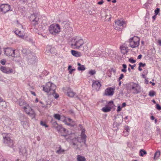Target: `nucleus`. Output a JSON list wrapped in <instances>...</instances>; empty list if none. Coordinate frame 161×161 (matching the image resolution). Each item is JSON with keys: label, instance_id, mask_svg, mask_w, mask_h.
<instances>
[{"label": "nucleus", "instance_id": "obj_1", "mask_svg": "<svg viewBox=\"0 0 161 161\" xmlns=\"http://www.w3.org/2000/svg\"><path fill=\"white\" fill-rule=\"evenodd\" d=\"M84 44L83 40L79 37H75L73 38L71 42V46L74 49H79L82 51H84L87 49L86 46H84L82 48V47Z\"/></svg>", "mask_w": 161, "mask_h": 161}, {"label": "nucleus", "instance_id": "obj_2", "mask_svg": "<svg viewBox=\"0 0 161 161\" xmlns=\"http://www.w3.org/2000/svg\"><path fill=\"white\" fill-rule=\"evenodd\" d=\"M37 15H32L31 17L32 24L34 26H36L39 24V27L41 28L40 30L43 31L46 28V24L45 23H43V21H41V19Z\"/></svg>", "mask_w": 161, "mask_h": 161}, {"label": "nucleus", "instance_id": "obj_3", "mask_svg": "<svg viewBox=\"0 0 161 161\" xmlns=\"http://www.w3.org/2000/svg\"><path fill=\"white\" fill-rule=\"evenodd\" d=\"M42 87L43 88V91L49 93L54 91L55 90L56 86L54 84L49 82L47 83L45 86H42Z\"/></svg>", "mask_w": 161, "mask_h": 161}, {"label": "nucleus", "instance_id": "obj_4", "mask_svg": "<svg viewBox=\"0 0 161 161\" xmlns=\"http://www.w3.org/2000/svg\"><path fill=\"white\" fill-rule=\"evenodd\" d=\"M23 109L26 114H27L31 119L35 118L36 114L34 111L29 106V104L25 105L23 107Z\"/></svg>", "mask_w": 161, "mask_h": 161}, {"label": "nucleus", "instance_id": "obj_5", "mask_svg": "<svg viewBox=\"0 0 161 161\" xmlns=\"http://www.w3.org/2000/svg\"><path fill=\"white\" fill-rule=\"evenodd\" d=\"M126 26L125 21L123 20H118L115 22L114 25V28L118 31H121Z\"/></svg>", "mask_w": 161, "mask_h": 161}, {"label": "nucleus", "instance_id": "obj_6", "mask_svg": "<svg viewBox=\"0 0 161 161\" xmlns=\"http://www.w3.org/2000/svg\"><path fill=\"white\" fill-rule=\"evenodd\" d=\"M2 135L4 143L9 147H12L14 145V142L8 136V134L3 133Z\"/></svg>", "mask_w": 161, "mask_h": 161}, {"label": "nucleus", "instance_id": "obj_7", "mask_svg": "<svg viewBox=\"0 0 161 161\" xmlns=\"http://www.w3.org/2000/svg\"><path fill=\"white\" fill-rule=\"evenodd\" d=\"M60 27L58 25L52 24L49 27V30L51 34L54 35L60 32Z\"/></svg>", "mask_w": 161, "mask_h": 161}, {"label": "nucleus", "instance_id": "obj_8", "mask_svg": "<svg viewBox=\"0 0 161 161\" xmlns=\"http://www.w3.org/2000/svg\"><path fill=\"white\" fill-rule=\"evenodd\" d=\"M131 38H130L129 41H126L123 45L120 47L121 53L124 54H126L128 51V46H131Z\"/></svg>", "mask_w": 161, "mask_h": 161}, {"label": "nucleus", "instance_id": "obj_9", "mask_svg": "<svg viewBox=\"0 0 161 161\" xmlns=\"http://www.w3.org/2000/svg\"><path fill=\"white\" fill-rule=\"evenodd\" d=\"M55 128L58 132H64L66 134L64 135L63 136L64 137L66 140H68L69 139H70V135L67 134H69L68 131L62 127L61 126L58 125Z\"/></svg>", "mask_w": 161, "mask_h": 161}, {"label": "nucleus", "instance_id": "obj_10", "mask_svg": "<svg viewBox=\"0 0 161 161\" xmlns=\"http://www.w3.org/2000/svg\"><path fill=\"white\" fill-rule=\"evenodd\" d=\"M131 86V92L134 94L138 93L142 91V89L137 84L133 83Z\"/></svg>", "mask_w": 161, "mask_h": 161}, {"label": "nucleus", "instance_id": "obj_11", "mask_svg": "<svg viewBox=\"0 0 161 161\" xmlns=\"http://www.w3.org/2000/svg\"><path fill=\"white\" fill-rule=\"evenodd\" d=\"M140 38L136 36L131 37V47L135 48L138 46L139 44Z\"/></svg>", "mask_w": 161, "mask_h": 161}, {"label": "nucleus", "instance_id": "obj_12", "mask_svg": "<svg viewBox=\"0 0 161 161\" xmlns=\"http://www.w3.org/2000/svg\"><path fill=\"white\" fill-rule=\"evenodd\" d=\"M80 136L81 137H77V140L78 142L79 143H83L84 145H85L86 146V136L85 134L84 130L82 131Z\"/></svg>", "mask_w": 161, "mask_h": 161}, {"label": "nucleus", "instance_id": "obj_13", "mask_svg": "<svg viewBox=\"0 0 161 161\" xmlns=\"http://www.w3.org/2000/svg\"><path fill=\"white\" fill-rule=\"evenodd\" d=\"M15 50H13L11 48L8 47L4 49V54L8 56L17 57L15 56Z\"/></svg>", "mask_w": 161, "mask_h": 161}, {"label": "nucleus", "instance_id": "obj_14", "mask_svg": "<svg viewBox=\"0 0 161 161\" xmlns=\"http://www.w3.org/2000/svg\"><path fill=\"white\" fill-rule=\"evenodd\" d=\"M0 69L3 72L6 74H9L15 72L14 70L6 66H1Z\"/></svg>", "mask_w": 161, "mask_h": 161}, {"label": "nucleus", "instance_id": "obj_15", "mask_svg": "<svg viewBox=\"0 0 161 161\" xmlns=\"http://www.w3.org/2000/svg\"><path fill=\"white\" fill-rule=\"evenodd\" d=\"M20 120L21 124L23 126L24 128L26 129L28 126V121L26 118L25 117L24 115L22 114L20 115Z\"/></svg>", "mask_w": 161, "mask_h": 161}, {"label": "nucleus", "instance_id": "obj_16", "mask_svg": "<svg viewBox=\"0 0 161 161\" xmlns=\"http://www.w3.org/2000/svg\"><path fill=\"white\" fill-rule=\"evenodd\" d=\"M10 9V6L7 4H2L0 6V11L4 13L8 11Z\"/></svg>", "mask_w": 161, "mask_h": 161}, {"label": "nucleus", "instance_id": "obj_17", "mask_svg": "<svg viewBox=\"0 0 161 161\" xmlns=\"http://www.w3.org/2000/svg\"><path fill=\"white\" fill-rule=\"evenodd\" d=\"M66 90L67 91V94L68 96L69 97H73L75 96L76 97L79 98L78 96L76 95V93L73 92V91L70 88L67 87Z\"/></svg>", "mask_w": 161, "mask_h": 161}, {"label": "nucleus", "instance_id": "obj_18", "mask_svg": "<svg viewBox=\"0 0 161 161\" xmlns=\"http://www.w3.org/2000/svg\"><path fill=\"white\" fill-rule=\"evenodd\" d=\"M14 32L16 35L20 37L24 38V37L25 35V33L23 29H22V30L17 29L14 31Z\"/></svg>", "mask_w": 161, "mask_h": 161}, {"label": "nucleus", "instance_id": "obj_19", "mask_svg": "<svg viewBox=\"0 0 161 161\" xmlns=\"http://www.w3.org/2000/svg\"><path fill=\"white\" fill-rule=\"evenodd\" d=\"M101 86L100 83L98 81H95L93 82L92 87L97 91H98Z\"/></svg>", "mask_w": 161, "mask_h": 161}, {"label": "nucleus", "instance_id": "obj_20", "mask_svg": "<svg viewBox=\"0 0 161 161\" xmlns=\"http://www.w3.org/2000/svg\"><path fill=\"white\" fill-rule=\"evenodd\" d=\"M114 93V89L112 87L107 88L105 90V95L107 96H112Z\"/></svg>", "mask_w": 161, "mask_h": 161}, {"label": "nucleus", "instance_id": "obj_21", "mask_svg": "<svg viewBox=\"0 0 161 161\" xmlns=\"http://www.w3.org/2000/svg\"><path fill=\"white\" fill-rule=\"evenodd\" d=\"M73 144L74 146V147L76 150H81L83 149L84 145L82 144H76L75 143L73 142Z\"/></svg>", "mask_w": 161, "mask_h": 161}, {"label": "nucleus", "instance_id": "obj_22", "mask_svg": "<svg viewBox=\"0 0 161 161\" xmlns=\"http://www.w3.org/2000/svg\"><path fill=\"white\" fill-rule=\"evenodd\" d=\"M71 53L73 55L76 57H80L82 55L80 52L74 50H72L71 51Z\"/></svg>", "mask_w": 161, "mask_h": 161}, {"label": "nucleus", "instance_id": "obj_23", "mask_svg": "<svg viewBox=\"0 0 161 161\" xmlns=\"http://www.w3.org/2000/svg\"><path fill=\"white\" fill-rule=\"evenodd\" d=\"M77 65L78 66V69L79 71H84L85 70L86 68L84 65H81L80 63H78Z\"/></svg>", "mask_w": 161, "mask_h": 161}, {"label": "nucleus", "instance_id": "obj_24", "mask_svg": "<svg viewBox=\"0 0 161 161\" xmlns=\"http://www.w3.org/2000/svg\"><path fill=\"white\" fill-rule=\"evenodd\" d=\"M67 121L69 122V123L66 122L65 123V124L68 125H70L72 126H73L75 125V122H74L71 119L68 118Z\"/></svg>", "mask_w": 161, "mask_h": 161}, {"label": "nucleus", "instance_id": "obj_25", "mask_svg": "<svg viewBox=\"0 0 161 161\" xmlns=\"http://www.w3.org/2000/svg\"><path fill=\"white\" fill-rule=\"evenodd\" d=\"M19 104L23 108V107L27 104L26 103L24 100L21 99L19 100Z\"/></svg>", "mask_w": 161, "mask_h": 161}, {"label": "nucleus", "instance_id": "obj_26", "mask_svg": "<svg viewBox=\"0 0 161 161\" xmlns=\"http://www.w3.org/2000/svg\"><path fill=\"white\" fill-rule=\"evenodd\" d=\"M77 159L78 161H85L86 160L84 157L80 155H77Z\"/></svg>", "mask_w": 161, "mask_h": 161}, {"label": "nucleus", "instance_id": "obj_27", "mask_svg": "<svg viewBox=\"0 0 161 161\" xmlns=\"http://www.w3.org/2000/svg\"><path fill=\"white\" fill-rule=\"evenodd\" d=\"M64 151L65 150H64L62 149L61 147L59 146V149L56 150V153L59 154H62L63 153Z\"/></svg>", "mask_w": 161, "mask_h": 161}, {"label": "nucleus", "instance_id": "obj_28", "mask_svg": "<svg viewBox=\"0 0 161 161\" xmlns=\"http://www.w3.org/2000/svg\"><path fill=\"white\" fill-rule=\"evenodd\" d=\"M140 155L141 157H143L144 155H146L147 153L146 151L143 149H141L139 151Z\"/></svg>", "mask_w": 161, "mask_h": 161}, {"label": "nucleus", "instance_id": "obj_29", "mask_svg": "<svg viewBox=\"0 0 161 161\" xmlns=\"http://www.w3.org/2000/svg\"><path fill=\"white\" fill-rule=\"evenodd\" d=\"M110 108L108 106L103 107L102 108V110L105 112H108L110 111L111 110Z\"/></svg>", "mask_w": 161, "mask_h": 161}, {"label": "nucleus", "instance_id": "obj_30", "mask_svg": "<svg viewBox=\"0 0 161 161\" xmlns=\"http://www.w3.org/2000/svg\"><path fill=\"white\" fill-rule=\"evenodd\" d=\"M114 106L113 103V102L112 101H111L109 102L108 104V107L110 108V109L113 108Z\"/></svg>", "mask_w": 161, "mask_h": 161}, {"label": "nucleus", "instance_id": "obj_31", "mask_svg": "<svg viewBox=\"0 0 161 161\" xmlns=\"http://www.w3.org/2000/svg\"><path fill=\"white\" fill-rule=\"evenodd\" d=\"M55 90L54 91H53L52 92H51V93L52 94V95L54 97V98L56 99L57 98L59 97V95L58 94L56 93Z\"/></svg>", "mask_w": 161, "mask_h": 161}, {"label": "nucleus", "instance_id": "obj_32", "mask_svg": "<svg viewBox=\"0 0 161 161\" xmlns=\"http://www.w3.org/2000/svg\"><path fill=\"white\" fill-rule=\"evenodd\" d=\"M122 66H123V69H121V71L122 72L125 73L126 71V69L127 68L126 65L125 64H123L122 65Z\"/></svg>", "mask_w": 161, "mask_h": 161}, {"label": "nucleus", "instance_id": "obj_33", "mask_svg": "<svg viewBox=\"0 0 161 161\" xmlns=\"http://www.w3.org/2000/svg\"><path fill=\"white\" fill-rule=\"evenodd\" d=\"M54 117L55 119L58 120H60V116L59 114H55L54 115Z\"/></svg>", "mask_w": 161, "mask_h": 161}, {"label": "nucleus", "instance_id": "obj_34", "mask_svg": "<svg viewBox=\"0 0 161 161\" xmlns=\"http://www.w3.org/2000/svg\"><path fill=\"white\" fill-rule=\"evenodd\" d=\"M160 151H157L154 154V158H158L159 157V156L160 155Z\"/></svg>", "mask_w": 161, "mask_h": 161}, {"label": "nucleus", "instance_id": "obj_35", "mask_svg": "<svg viewBox=\"0 0 161 161\" xmlns=\"http://www.w3.org/2000/svg\"><path fill=\"white\" fill-rule=\"evenodd\" d=\"M130 130V129L128 127V126H125L123 132H125V133H129Z\"/></svg>", "mask_w": 161, "mask_h": 161}, {"label": "nucleus", "instance_id": "obj_36", "mask_svg": "<svg viewBox=\"0 0 161 161\" xmlns=\"http://www.w3.org/2000/svg\"><path fill=\"white\" fill-rule=\"evenodd\" d=\"M155 94V92L153 91H150L149 93V95L151 97L154 96Z\"/></svg>", "mask_w": 161, "mask_h": 161}, {"label": "nucleus", "instance_id": "obj_37", "mask_svg": "<svg viewBox=\"0 0 161 161\" xmlns=\"http://www.w3.org/2000/svg\"><path fill=\"white\" fill-rule=\"evenodd\" d=\"M89 73L92 75H93L96 73V71L95 70H92L89 72Z\"/></svg>", "mask_w": 161, "mask_h": 161}, {"label": "nucleus", "instance_id": "obj_38", "mask_svg": "<svg viewBox=\"0 0 161 161\" xmlns=\"http://www.w3.org/2000/svg\"><path fill=\"white\" fill-rule=\"evenodd\" d=\"M0 161H7L6 159L1 154H0Z\"/></svg>", "mask_w": 161, "mask_h": 161}, {"label": "nucleus", "instance_id": "obj_39", "mask_svg": "<svg viewBox=\"0 0 161 161\" xmlns=\"http://www.w3.org/2000/svg\"><path fill=\"white\" fill-rule=\"evenodd\" d=\"M41 125L43 126H45L46 127H48V126L46 124L45 122H43L41 121L40 122Z\"/></svg>", "mask_w": 161, "mask_h": 161}, {"label": "nucleus", "instance_id": "obj_40", "mask_svg": "<svg viewBox=\"0 0 161 161\" xmlns=\"http://www.w3.org/2000/svg\"><path fill=\"white\" fill-rule=\"evenodd\" d=\"M160 11V9L159 8H157L155 10V14L156 15H157Z\"/></svg>", "mask_w": 161, "mask_h": 161}, {"label": "nucleus", "instance_id": "obj_41", "mask_svg": "<svg viewBox=\"0 0 161 161\" xmlns=\"http://www.w3.org/2000/svg\"><path fill=\"white\" fill-rule=\"evenodd\" d=\"M156 109L158 110H161V106L158 104H156Z\"/></svg>", "mask_w": 161, "mask_h": 161}, {"label": "nucleus", "instance_id": "obj_42", "mask_svg": "<svg viewBox=\"0 0 161 161\" xmlns=\"http://www.w3.org/2000/svg\"><path fill=\"white\" fill-rule=\"evenodd\" d=\"M146 64L145 63L143 64L142 62H140L139 64V65L141 67H144L146 66Z\"/></svg>", "mask_w": 161, "mask_h": 161}, {"label": "nucleus", "instance_id": "obj_43", "mask_svg": "<svg viewBox=\"0 0 161 161\" xmlns=\"http://www.w3.org/2000/svg\"><path fill=\"white\" fill-rule=\"evenodd\" d=\"M20 152H21L22 154H23L26 153V150L25 148H24L22 150V151H21V149H20Z\"/></svg>", "mask_w": 161, "mask_h": 161}, {"label": "nucleus", "instance_id": "obj_44", "mask_svg": "<svg viewBox=\"0 0 161 161\" xmlns=\"http://www.w3.org/2000/svg\"><path fill=\"white\" fill-rule=\"evenodd\" d=\"M0 63L2 65H4L5 64L6 61L4 59H2L1 60Z\"/></svg>", "mask_w": 161, "mask_h": 161}, {"label": "nucleus", "instance_id": "obj_45", "mask_svg": "<svg viewBox=\"0 0 161 161\" xmlns=\"http://www.w3.org/2000/svg\"><path fill=\"white\" fill-rule=\"evenodd\" d=\"M122 108V107H121L119 105L117 109V112L120 111L121 110Z\"/></svg>", "mask_w": 161, "mask_h": 161}, {"label": "nucleus", "instance_id": "obj_46", "mask_svg": "<svg viewBox=\"0 0 161 161\" xmlns=\"http://www.w3.org/2000/svg\"><path fill=\"white\" fill-rule=\"evenodd\" d=\"M53 125V126L54 128H55L58 125L56 121L54 122Z\"/></svg>", "mask_w": 161, "mask_h": 161}, {"label": "nucleus", "instance_id": "obj_47", "mask_svg": "<svg viewBox=\"0 0 161 161\" xmlns=\"http://www.w3.org/2000/svg\"><path fill=\"white\" fill-rule=\"evenodd\" d=\"M36 56H32V58L30 59V61H31V62L32 61H33L36 59Z\"/></svg>", "mask_w": 161, "mask_h": 161}, {"label": "nucleus", "instance_id": "obj_48", "mask_svg": "<svg viewBox=\"0 0 161 161\" xmlns=\"http://www.w3.org/2000/svg\"><path fill=\"white\" fill-rule=\"evenodd\" d=\"M124 77V75L122 74H121L120 75L119 77V80H120L122 79Z\"/></svg>", "mask_w": 161, "mask_h": 161}, {"label": "nucleus", "instance_id": "obj_49", "mask_svg": "<svg viewBox=\"0 0 161 161\" xmlns=\"http://www.w3.org/2000/svg\"><path fill=\"white\" fill-rule=\"evenodd\" d=\"M75 70V69H70V70H69V73L70 74H71L72 73V72L74 71Z\"/></svg>", "mask_w": 161, "mask_h": 161}, {"label": "nucleus", "instance_id": "obj_50", "mask_svg": "<svg viewBox=\"0 0 161 161\" xmlns=\"http://www.w3.org/2000/svg\"><path fill=\"white\" fill-rule=\"evenodd\" d=\"M54 49L53 48H51L50 49V52H51V53H53V51L54 50Z\"/></svg>", "mask_w": 161, "mask_h": 161}, {"label": "nucleus", "instance_id": "obj_51", "mask_svg": "<svg viewBox=\"0 0 161 161\" xmlns=\"http://www.w3.org/2000/svg\"><path fill=\"white\" fill-rule=\"evenodd\" d=\"M126 103H123L122 104V108L126 106Z\"/></svg>", "mask_w": 161, "mask_h": 161}, {"label": "nucleus", "instance_id": "obj_52", "mask_svg": "<svg viewBox=\"0 0 161 161\" xmlns=\"http://www.w3.org/2000/svg\"><path fill=\"white\" fill-rule=\"evenodd\" d=\"M103 1H100V2H98V4H99V5H101V4H103Z\"/></svg>", "mask_w": 161, "mask_h": 161}, {"label": "nucleus", "instance_id": "obj_53", "mask_svg": "<svg viewBox=\"0 0 161 161\" xmlns=\"http://www.w3.org/2000/svg\"><path fill=\"white\" fill-rule=\"evenodd\" d=\"M129 134V133H125V132H123V135L125 136H127L128 134Z\"/></svg>", "mask_w": 161, "mask_h": 161}, {"label": "nucleus", "instance_id": "obj_54", "mask_svg": "<svg viewBox=\"0 0 161 161\" xmlns=\"http://www.w3.org/2000/svg\"><path fill=\"white\" fill-rule=\"evenodd\" d=\"M142 55L141 54L139 55L137 57L138 59H140L142 58Z\"/></svg>", "mask_w": 161, "mask_h": 161}, {"label": "nucleus", "instance_id": "obj_55", "mask_svg": "<svg viewBox=\"0 0 161 161\" xmlns=\"http://www.w3.org/2000/svg\"><path fill=\"white\" fill-rule=\"evenodd\" d=\"M158 42L159 43V45L161 46V40H159L158 41Z\"/></svg>", "mask_w": 161, "mask_h": 161}, {"label": "nucleus", "instance_id": "obj_56", "mask_svg": "<svg viewBox=\"0 0 161 161\" xmlns=\"http://www.w3.org/2000/svg\"><path fill=\"white\" fill-rule=\"evenodd\" d=\"M136 61L134 60L133 58H131V63H134Z\"/></svg>", "mask_w": 161, "mask_h": 161}, {"label": "nucleus", "instance_id": "obj_57", "mask_svg": "<svg viewBox=\"0 0 161 161\" xmlns=\"http://www.w3.org/2000/svg\"><path fill=\"white\" fill-rule=\"evenodd\" d=\"M151 119L152 120H153L155 119V118L153 116H152L151 117Z\"/></svg>", "mask_w": 161, "mask_h": 161}, {"label": "nucleus", "instance_id": "obj_58", "mask_svg": "<svg viewBox=\"0 0 161 161\" xmlns=\"http://www.w3.org/2000/svg\"><path fill=\"white\" fill-rule=\"evenodd\" d=\"M156 15H155L153 16V17H152L153 19V20H155V19L156 18Z\"/></svg>", "mask_w": 161, "mask_h": 161}, {"label": "nucleus", "instance_id": "obj_59", "mask_svg": "<svg viewBox=\"0 0 161 161\" xmlns=\"http://www.w3.org/2000/svg\"><path fill=\"white\" fill-rule=\"evenodd\" d=\"M141 67H140V66L139 65V67H138V70H139L141 71L142 70V69L141 68Z\"/></svg>", "mask_w": 161, "mask_h": 161}, {"label": "nucleus", "instance_id": "obj_60", "mask_svg": "<svg viewBox=\"0 0 161 161\" xmlns=\"http://www.w3.org/2000/svg\"><path fill=\"white\" fill-rule=\"evenodd\" d=\"M31 92V93L32 95H33L34 96H36L35 93L34 92Z\"/></svg>", "mask_w": 161, "mask_h": 161}, {"label": "nucleus", "instance_id": "obj_61", "mask_svg": "<svg viewBox=\"0 0 161 161\" xmlns=\"http://www.w3.org/2000/svg\"><path fill=\"white\" fill-rule=\"evenodd\" d=\"M136 65L134 64L133 65H131V69H134V68L135 66Z\"/></svg>", "mask_w": 161, "mask_h": 161}, {"label": "nucleus", "instance_id": "obj_62", "mask_svg": "<svg viewBox=\"0 0 161 161\" xmlns=\"http://www.w3.org/2000/svg\"><path fill=\"white\" fill-rule=\"evenodd\" d=\"M71 68V66L69 65V66L68 67V69L69 70H70V69Z\"/></svg>", "mask_w": 161, "mask_h": 161}, {"label": "nucleus", "instance_id": "obj_63", "mask_svg": "<svg viewBox=\"0 0 161 161\" xmlns=\"http://www.w3.org/2000/svg\"><path fill=\"white\" fill-rule=\"evenodd\" d=\"M113 3H115L116 2V0H113L112 1Z\"/></svg>", "mask_w": 161, "mask_h": 161}, {"label": "nucleus", "instance_id": "obj_64", "mask_svg": "<svg viewBox=\"0 0 161 161\" xmlns=\"http://www.w3.org/2000/svg\"><path fill=\"white\" fill-rule=\"evenodd\" d=\"M127 145H128V147H130V143H129L128 142L127 143Z\"/></svg>", "mask_w": 161, "mask_h": 161}]
</instances>
